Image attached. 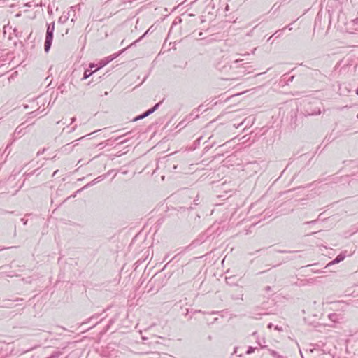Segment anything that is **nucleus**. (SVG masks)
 I'll list each match as a JSON object with an SVG mask.
<instances>
[{
    "instance_id": "1",
    "label": "nucleus",
    "mask_w": 358,
    "mask_h": 358,
    "mask_svg": "<svg viewBox=\"0 0 358 358\" xmlns=\"http://www.w3.org/2000/svg\"><path fill=\"white\" fill-rule=\"evenodd\" d=\"M54 31H55V22L48 24L47 31H46V34H45V44H44V50L45 52H48L51 48L52 40H53Z\"/></svg>"
},
{
    "instance_id": "2",
    "label": "nucleus",
    "mask_w": 358,
    "mask_h": 358,
    "mask_svg": "<svg viewBox=\"0 0 358 358\" xmlns=\"http://www.w3.org/2000/svg\"><path fill=\"white\" fill-rule=\"evenodd\" d=\"M23 125L24 124H22L15 129L13 134L14 137L19 138L25 134L24 131L25 127H24Z\"/></svg>"
},
{
    "instance_id": "3",
    "label": "nucleus",
    "mask_w": 358,
    "mask_h": 358,
    "mask_svg": "<svg viewBox=\"0 0 358 358\" xmlns=\"http://www.w3.org/2000/svg\"><path fill=\"white\" fill-rule=\"evenodd\" d=\"M127 48H124L122 50H121L117 54H114L110 57H108L106 58V61L104 62H103V64H101V67L105 66L106 64H107L108 63H109L110 62L113 61L115 58H116L117 56H119L120 54H122V52H124V50H126Z\"/></svg>"
},
{
    "instance_id": "4",
    "label": "nucleus",
    "mask_w": 358,
    "mask_h": 358,
    "mask_svg": "<svg viewBox=\"0 0 358 358\" xmlns=\"http://www.w3.org/2000/svg\"><path fill=\"white\" fill-rule=\"evenodd\" d=\"M345 258V255L343 253H341L333 261H331L330 263H329L327 266H329L334 264H338V263L342 262L343 260H344Z\"/></svg>"
},
{
    "instance_id": "5",
    "label": "nucleus",
    "mask_w": 358,
    "mask_h": 358,
    "mask_svg": "<svg viewBox=\"0 0 358 358\" xmlns=\"http://www.w3.org/2000/svg\"><path fill=\"white\" fill-rule=\"evenodd\" d=\"M101 67H99L97 68L96 70H94V71H92L89 69H86L84 72V75H83V77L82 78V80H85L87 78H88L90 76L92 75L93 73H94L95 71H96L98 69H99Z\"/></svg>"
},
{
    "instance_id": "6",
    "label": "nucleus",
    "mask_w": 358,
    "mask_h": 358,
    "mask_svg": "<svg viewBox=\"0 0 358 358\" xmlns=\"http://www.w3.org/2000/svg\"><path fill=\"white\" fill-rule=\"evenodd\" d=\"M329 318L331 321L334 322H338L339 315L336 313H331L329 315Z\"/></svg>"
},
{
    "instance_id": "7",
    "label": "nucleus",
    "mask_w": 358,
    "mask_h": 358,
    "mask_svg": "<svg viewBox=\"0 0 358 358\" xmlns=\"http://www.w3.org/2000/svg\"><path fill=\"white\" fill-rule=\"evenodd\" d=\"M149 116L148 115V113H147V111H145V113H143V114L140 115H138L136 116V117H134L133 119V122H136L138 120H142V119H144L146 117Z\"/></svg>"
},
{
    "instance_id": "8",
    "label": "nucleus",
    "mask_w": 358,
    "mask_h": 358,
    "mask_svg": "<svg viewBox=\"0 0 358 358\" xmlns=\"http://www.w3.org/2000/svg\"><path fill=\"white\" fill-rule=\"evenodd\" d=\"M161 101L156 103L152 108H150L149 110H147V113H148V115H151L156 110L158 109V108L159 107L160 104H161Z\"/></svg>"
},
{
    "instance_id": "9",
    "label": "nucleus",
    "mask_w": 358,
    "mask_h": 358,
    "mask_svg": "<svg viewBox=\"0 0 358 358\" xmlns=\"http://www.w3.org/2000/svg\"><path fill=\"white\" fill-rule=\"evenodd\" d=\"M255 349H256V348L250 346L248 348V350L246 351V354L250 355V354L253 353L255 352Z\"/></svg>"
},
{
    "instance_id": "10",
    "label": "nucleus",
    "mask_w": 358,
    "mask_h": 358,
    "mask_svg": "<svg viewBox=\"0 0 358 358\" xmlns=\"http://www.w3.org/2000/svg\"><path fill=\"white\" fill-rule=\"evenodd\" d=\"M148 31H146L141 37H140L138 40L133 42L130 45H129L127 48L132 46L133 45H135L136 43H138L146 34Z\"/></svg>"
},
{
    "instance_id": "11",
    "label": "nucleus",
    "mask_w": 358,
    "mask_h": 358,
    "mask_svg": "<svg viewBox=\"0 0 358 358\" xmlns=\"http://www.w3.org/2000/svg\"><path fill=\"white\" fill-rule=\"evenodd\" d=\"M101 178V176L96 178V179H94L92 182H91L90 183H88L87 185V186H90L91 185H94V184H96V182H98L99 180V179Z\"/></svg>"
},
{
    "instance_id": "12",
    "label": "nucleus",
    "mask_w": 358,
    "mask_h": 358,
    "mask_svg": "<svg viewBox=\"0 0 358 358\" xmlns=\"http://www.w3.org/2000/svg\"><path fill=\"white\" fill-rule=\"evenodd\" d=\"M243 59H236L235 61L233 62V64H238L241 62H242Z\"/></svg>"
},
{
    "instance_id": "13",
    "label": "nucleus",
    "mask_w": 358,
    "mask_h": 358,
    "mask_svg": "<svg viewBox=\"0 0 358 358\" xmlns=\"http://www.w3.org/2000/svg\"><path fill=\"white\" fill-rule=\"evenodd\" d=\"M128 134H129V133H126V134H124V135H122V136H118L117 138H115V141H118V140L121 139L123 136H124L127 135Z\"/></svg>"
},
{
    "instance_id": "14",
    "label": "nucleus",
    "mask_w": 358,
    "mask_h": 358,
    "mask_svg": "<svg viewBox=\"0 0 358 358\" xmlns=\"http://www.w3.org/2000/svg\"><path fill=\"white\" fill-rule=\"evenodd\" d=\"M127 141H128V140H127V139H124V140L121 141L119 143V144L122 145V144H124V143H127Z\"/></svg>"
},
{
    "instance_id": "15",
    "label": "nucleus",
    "mask_w": 358,
    "mask_h": 358,
    "mask_svg": "<svg viewBox=\"0 0 358 358\" xmlns=\"http://www.w3.org/2000/svg\"><path fill=\"white\" fill-rule=\"evenodd\" d=\"M280 31H275L269 38H268V41L269 40H271V38L273 37L275 35H276Z\"/></svg>"
},
{
    "instance_id": "16",
    "label": "nucleus",
    "mask_w": 358,
    "mask_h": 358,
    "mask_svg": "<svg viewBox=\"0 0 358 358\" xmlns=\"http://www.w3.org/2000/svg\"><path fill=\"white\" fill-rule=\"evenodd\" d=\"M294 76H291V77L288 79V82H292V81H293V80H294Z\"/></svg>"
},
{
    "instance_id": "17",
    "label": "nucleus",
    "mask_w": 358,
    "mask_h": 358,
    "mask_svg": "<svg viewBox=\"0 0 358 358\" xmlns=\"http://www.w3.org/2000/svg\"><path fill=\"white\" fill-rule=\"evenodd\" d=\"M76 127H77V125H75L73 128H71V129L70 130V131H69V132H73V131H74L76 130Z\"/></svg>"
},
{
    "instance_id": "18",
    "label": "nucleus",
    "mask_w": 358,
    "mask_h": 358,
    "mask_svg": "<svg viewBox=\"0 0 358 358\" xmlns=\"http://www.w3.org/2000/svg\"><path fill=\"white\" fill-rule=\"evenodd\" d=\"M316 222H317V220H313V221H310V222H306V224H313V223H315Z\"/></svg>"
},
{
    "instance_id": "19",
    "label": "nucleus",
    "mask_w": 358,
    "mask_h": 358,
    "mask_svg": "<svg viewBox=\"0 0 358 358\" xmlns=\"http://www.w3.org/2000/svg\"><path fill=\"white\" fill-rule=\"evenodd\" d=\"M265 290H266V292H268V291L271 290V287L270 286H267V287L265 288Z\"/></svg>"
},
{
    "instance_id": "20",
    "label": "nucleus",
    "mask_w": 358,
    "mask_h": 358,
    "mask_svg": "<svg viewBox=\"0 0 358 358\" xmlns=\"http://www.w3.org/2000/svg\"><path fill=\"white\" fill-rule=\"evenodd\" d=\"M292 24H289L288 26L285 27L284 29H289V30H292V27H291Z\"/></svg>"
},
{
    "instance_id": "21",
    "label": "nucleus",
    "mask_w": 358,
    "mask_h": 358,
    "mask_svg": "<svg viewBox=\"0 0 358 358\" xmlns=\"http://www.w3.org/2000/svg\"><path fill=\"white\" fill-rule=\"evenodd\" d=\"M279 252L280 253H287V252H291L290 251H287V250H280Z\"/></svg>"
},
{
    "instance_id": "22",
    "label": "nucleus",
    "mask_w": 358,
    "mask_h": 358,
    "mask_svg": "<svg viewBox=\"0 0 358 358\" xmlns=\"http://www.w3.org/2000/svg\"><path fill=\"white\" fill-rule=\"evenodd\" d=\"M24 6H26V7H31V3L29 2V3H25Z\"/></svg>"
},
{
    "instance_id": "23",
    "label": "nucleus",
    "mask_w": 358,
    "mask_h": 358,
    "mask_svg": "<svg viewBox=\"0 0 358 358\" xmlns=\"http://www.w3.org/2000/svg\"><path fill=\"white\" fill-rule=\"evenodd\" d=\"M75 121H76V117H72L71 120V124L73 123Z\"/></svg>"
},
{
    "instance_id": "24",
    "label": "nucleus",
    "mask_w": 358,
    "mask_h": 358,
    "mask_svg": "<svg viewBox=\"0 0 358 358\" xmlns=\"http://www.w3.org/2000/svg\"><path fill=\"white\" fill-rule=\"evenodd\" d=\"M257 343H258L259 345H260V346H261V348H264V347H265V346H264V345H262V344H263V342H261V343H260V342L257 341Z\"/></svg>"
},
{
    "instance_id": "25",
    "label": "nucleus",
    "mask_w": 358,
    "mask_h": 358,
    "mask_svg": "<svg viewBox=\"0 0 358 358\" xmlns=\"http://www.w3.org/2000/svg\"><path fill=\"white\" fill-rule=\"evenodd\" d=\"M257 343H258L259 345H260V346H261V348H264V347H265V346H264V345H262V344H263V342H261V343H260V342L257 341Z\"/></svg>"
},
{
    "instance_id": "26",
    "label": "nucleus",
    "mask_w": 358,
    "mask_h": 358,
    "mask_svg": "<svg viewBox=\"0 0 358 358\" xmlns=\"http://www.w3.org/2000/svg\"><path fill=\"white\" fill-rule=\"evenodd\" d=\"M58 171H59L58 170H56V171L53 173L52 176H56V174L57 173V172H58Z\"/></svg>"
},
{
    "instance_id": "27",
    "label": "nucleus",
    "mask_w": 358,
    "mask_h": 358,
    "mask_svg": "<svg viewBox=\"0 0 358 358\" xmlns=\"http://www.w3.org/2000/svg\"><path fill=\"white\" fill-rule=\"evenodd\" d=\"M279 31H280L276 34V35H277V37H278V36H280V32H281V31H280V30H279Z\"/></svg>"
},
{
    "instance_id": "28",
    "label": "nucleus",
    "mask_w": 358,
    "mask_h": 358,
    "mask_svg": "<svg viewBox=\"0 0 358 358\" xmlns=\"http://www.w3.org/2000/svg\"><path fill=\"white\" fill-rule=\"evenodd\" d=\"M90 66V68L92 69V68L94 67L95 66H94V64H91Z\"/></svg>"
},
{
    "instance_id": "29",
    "label": "nucleus",
    "mask_w": 358,
    "mask_h": 358,
    "mask_svg": "<svg viewBox=\"0 0 358 358\" xmlns=\"http://www.w3.org/2000/svg\"><path fill=\"white\" fill-rule=\"evenodd\" d=\"M62 21H63V19H62V17H60V18L59 19V22H62Z\"/></svg>"
},
{
    "instance_id": "30",
    "label": "nucleus",
    "mask_w": 358,
    "mask_h": 358,
    "mask_svg": "<svg viewBox=\"0 0 358 358\" xmlns=\"http://www.w3.org/2000/svg\"><path fill=\"white\" fill-rule=\"evenodd\" d=\"M62 21H63V19H62V17H60V18L59 19V22H62Z\"/></svg>"
},
{
    "instance_id": "31",
    "label": "nucleus",
    "mask_w": 358,
    "mask_h": 358,
    "mask_svg": "<svg viewBox=\"0 0 358 358\" xmlns=\"http://www.w3.org/2000/svg\"><path fill=\"white\" fill-rule=\"evenodd\" d=\"M256 50V48H254L253 51L252 52V54L255 53V51Z\"/></svg>"
},
{
    "instance_id": "32",
    "label": "nucleus",
    "mask_w": 358,
    "mask_h": 358,
    "mask_svg": "<svg viewBox=\"0 0 358 358\" xmlns=\"http://www.w3.org/2000/svg\"><path fill=\"white\" fill-rule=\"evenodd\" d=\"M256 334H257V332H254V333L252 334V336H255Z\"/></svg>"
},
{
    "instance_id": "33",
    "label": "nucleus",
    "mask_w": 358,
    "mask_h": 358,
    "mask_svg": "<svg viewBox=\"0 0 358 358\" xmlns=\"http://www.w3.org/2000/svg\"><path fill=\"white\" fill-rule=\"evenodd\" d=\"M37 113V110H36V111H33V112L31 113V114H32V113Z\"/></svg>"
},
{
    "instance_id": "34",
    "label": "nucleus",
    "mask_w": 358,
    "mask_h": 358,
    "mask_svg": "<svg viewBox=\"0 0 358 358\" xmlns=\"http://www.w3.org/2000/svg\"><path fill=\"white\" fill-rule=\"evenodd\" d=\"M249 55V53L247 52V53L244 54L243 55Z\"/></svg>"
},
{
    "instance_id": "35",
    "label": "nucleus",
    "mask_w": 358,
    "mask_h": 358,
    "mask_svg": "<svg viewBox=\"0 0 358 358\" xmlns=\"http://www.w3.org/2000/svg\"><path fill=\"white\" fill-rule=\"evenodd\" d=\"M24 108H28V106H27V105L24 106Z\"/></svg>"
},
{
    "instance_id": "36",
    "label": "nucleus",
    "mask_w": 358,
    "mask_h": 358,
    "mask_svg": "<svg viewBox=\"0 0 358 358\" xmlns=\"http://www.w3.org/2000/svg\"><path fill=\"white\" fill-rule=\"evenodd\" d=\"M278 358H282V357L280 356H279Z\"/></svg>"
},
{
    "instance_id": "37",
    "label": "nucleus",
    "mask_w": 358,
    "mask_h": 358,
    "mask_svg": "<svg viewBox=\"0 0 358 358\" xmlns=\"http://www.w3.org/2000/svg\"><path fill=\"white\" fill-rule=\"evenodd\" d=\"M357 117H358V114H357Z\"/></svg>"
}]
</instances>
